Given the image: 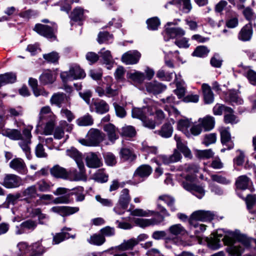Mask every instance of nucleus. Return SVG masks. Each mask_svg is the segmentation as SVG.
<instances>
[{
    "label": "nucleus",
    "instance_id": "f257e3e1",
    "mask_svg": "<svg viewBox=\"0 0 256 256\" xmlns=\"http://www.w3.org/2000/svg\"><path fill=\"white\" fill-rule=\"evenodd\" d=\"M104 139V134L96 128H90L86 136V138L80 139L78 142L88 146H96Z\"/></svg>",
    "mask_w": 256,
    "mask_h": 256
},
{
    "label": "nucleus",
    "instance_id": "f03ea898",
    "mask_svg": "<svg viewBox=\"0 0 256 256\" xmlns=\"http://www.w3.org/2000/svg\"><path fill=\"white\" fill-rule=\"evenodd\" d=\"M51 24L52 26L42 24H36L33 30L42 36L48 39L54 40L56 38V34L57 32L58 26L54 22Z\"/></svg>",
    "mask_w": 256,
    "mask_h": 256
},
{
    "label": "nucleus",
    "instance_id": "7ed1b4c3",
    "mask_svg": "<svg viewBox=\"0 0 256 256\" xmlns=\"http://www.w3.org/2000/svg\"><path fill=\"white\" fill-rule=\"evenodd\" d=\"M72 192L70 193L57 197L54 200V203L58 204H69L71 202L70 198V196L74 195L76 196V200L78 202H82L85 198L84 194V188L82 186H78L72 190Z\"/></svg>",
    "mask_w": 256,
    "mask_h": 256
},
{
    "label": "nucleus",
    "instance_id": "20e7f679",
    "mask_svg": "<svg viewBox=\"0 0 256 256\" xmlns=\"http://www.w3.org/2000/svg\"><path fill=\"white\" fill-rule=\"evenodd\" d=\"M86 76L84 71L76 64L71 65L68 71L60 74V76L64 81L82 79L84 78Z\"/></svg>",
    "mask_w": 256,
    "mask_h": 256
},
{
    "label": "nucleus",
    "instance_id": "39448f33",
    "mask_svg": "<svg viewBox=\"0 0 256 256\" xmlns=\"http://www.w3.org/2000/svg\"><path fill=\"white\" fill-rule=\"evenodd\" d=\"M214 214L210 211L198 210L194 212L188 219L190 226L193 227L197 226L196 221H211L214 218Z\"/></svg>",
    "mask_w": 256,
    "mask_h": 256
},
{
    "label": "nucleus",
    "instance_id": "423d86ee",
    "mask_svg": "<svg viewBox=\"0 0 256 256\" xmlns=\"http://www.w3.org/2000/svg\"><path fill=\"white\" fill-rule=\"evenodd\" d=\"M220 230L206 237L205 241L208 247L212 250H217L222 246L221 242L224 243V236L220 233Z\"/></svg>",
    "mask_w": 256,
    "mask_h": 256
},
{
    "label": "nucleus",
    "instance_id": "0eeeda50",
    "mask_svg": "<svg viewBox=\"0 0 256 256\" xmlns=\"http://www.w3.org/2000/svg\"><path fill=\"white\" fill-rule=\"evenodd\" d=\"M78 170L72 168L68 172V179L72 181H86L87 176L84 163L77 164Z\"/></svg>",
    "mask_w": 256,
    "mask_h": 256
},
{
    "label": "nucleus",
    "instance_id": "6e6552de",
    "mask_svg": "<svg viewBox=\"0 0 256 256\" xmlns=\"http://www.w3.org/2000/svg\"><path fill=\"white\" fill-rule=\"evenodd\" d=\"M37 226L38 222L36 220L28 219L16 226L15 233L17 235H20L31 232L36 228Z\"/></svg>",
    "mask_w": 256,
    "mask_h": 256
},
{
    "label": "nucleus",
    "instance_id": "1a4fd4ad",
    "mask_svg": "<svg viewBox=\"0 0 256 256\" xmlns=\"http://www.w3.org/2000/svg\"><path fill=\"white\" fill-rule=\"evenodd\" d=\"M1 184L6 188H14L22 185V180L20 176L16 174H6Z\"/></svg>",
    "mask_w": 256,
    "mask_h": 256
},
{
    "label": "nucleus",
    "instance_id": "9d476101",
    "mask_svg": "<svg viewBox=\"0 0 256 256\" xmlns=\"http://www.w3.org/2000/svg\"><path fill=\"white\" fill-rule=\"evenodd\" d=\"M72 128V124L68 123L66 120H61L52 132L54 137L55 139L60 140L64 137V130L70 132Z\"/></svg>",
    "mask_w": 256,
    "mask_h": 256
},
{
    "label": "nucleus",
    "instance_id": "9b49d317",
    "mask_svg": "<svg viewBox=\"0 0 256 256\" xmlns=\"http://www.w3.org/2000/svg\"><path fill=\"white\" fill-rule=\"evenodd\" d=\"M110 110L108 104L104 100L100 99L92 100L90 105V110L102 114L108 112Z\"/></svg>",
    "mask_w": 256,
    "mask_h": 256
},
{
    "label": "nucleus",
    "instance_id": "f8f14e48",
    "mask_svg": "<svg viewBox=\"0 0 256 256\" xmlns=\"http://www.w3.org/2000/svg\"><path fill=\"white\" fill-rule=\"evenodd\" d=\"M50 104L52 105H54L58 108H60L64 104H67L70 106V98L64 92H56L54 93L50 99Z\"/></svg>",
    "mask_w": 256,
    "mask_h": 256
},
{
    "label": "nucleus",
    "instance_id": "ddd939ff",
    "mask_svg": "<svg viewBox=\"0 0 256 256\" xmlns=\"http://www.w3.org/2000/svg\"><path fill=\"white\" fill-rule=\"evenodd\" d=\"M21 196L24 197V200L27 204H30L34 206V200L39 194L38 193V190L36 185H32L28 186L22 192Z\"/></svg>",
    "mask_w": 256,
    "mask_h": 256
},
{
    "label": "nucleus",
    "instance_id": "4468645a",
    "mask_svg": "<svg viewBox=\"0 0 256 256\" xmlns=\"http://www.w3.org/2000/svg\"><path fill=\"white\" fill-rule=\"evenodd\" d=\"M185 34V30L180 27L166 28L164 32V40L165 41H168L170 38L182 37Z\"/></svg>",
    "mask_w": 256,
    "mask_h": 256
},
{
    "label": "nucleus",
    "instance_id": "2eb2a0df",
    "mask_svg": "<svg viewBox=\"0 0 256 256\" xmlns=\"http://www.w3.org/2000/svg\"><path fill=\"white\" fill-rule=\"evenodd\" d=\"M152 169L150 166L142 164L139 166L134 171L133 178L136 179L137 178H138L141 179L139 182H142L149 176L152 174Z\"/></svg>",
    "mask_w": 256,
    "mask_h": 256
},
{
    "label": "nucleus",
    "instance_id": "dca6fc26",
    "mask_svg": "<svg viewBox=\"0 0 256 256\" xmlns=\"http://www.w3.org/2000/svg\"><path fill=\"white\" fill-rule=\"evenodd\" d=\"M79 210V208L76 206H55L51 208L50 211L64 217L77 212Z\"/></svg>",
    "mask_w": 256,
    "mask_h": 256
},
{
    "label": "nucleus",
    "instance_id": "f3484780",
    "mask_svg": "<svg viewBox=\"0 0 256 256\" xmlns=\"http://www.w3.org/2000/svg\"><path fill=\"white\" fill-rule=\"evenodd\" d=\"M70 230H71L70 228L64 227L62 229L61 232H60L56 233L53 236L52 244H59L61 242L70 238H74L76 237V234H70L68 232V231Z\"/></svg>",
    "mask_w": 256,
    "mask_h": 256
},
{
    "label": "nucleus",
    "instance_id": "a211bd4d",
    "mask_svg": "<svg viewBox=\"0 0 256 256\" xmlns=\"http://www.w3.org/2000/svg\"><path fill=\"white\" fill-rule=\"evenodd\" d=\"M86 162L88 167L96 168L102 165L101 159L96 152H90L87 154L86 157Z\"/></svg>",
    "mask_w": 256,
    "mask_h": 256
},
{
    "label": "nucleus",
    "instance_id": "6ab92c4d",
    "mask_svg": "<svg viewBox=\"0 0 256 256\" xmlns=\"http://www.w3.org/2000/svg\"><path fill=\"white\" fill-rule=\"evenodd\" d=\"M140 56V54L136 50L128 51L123 54L121 59L126 64H134L138 62Z\"/></svg>",
    "mask_w": 256,
    "mask_h": 256
},
{
    "label": "nucleus",
    "instance_id": "aec40b11",
    "mask_svg": "<svg viewBox=\"0 0 256 256\" xmlns=\"http://www.w3.org/2000/svg\"><path fill=\"white\" fill-rule=\"evenodd\" d=\"M104 130L106 133L108 140L112 143L118 138V130L113 124L109 123L104 126Z\"/></svg>",
    "mask_w": 256,
    "mask_h": 256
},
{
    "label": "nucleus",
    "instance_id": "412c9836",
    "mask_svg": "<svg viewBox=\"0 0 256 256\" xmlns=\"http://www.w3.org/2000/svg\"><path fill=\"white\" fill-rule=\"evenodd\" d=\"M55 118H56V116L52 112L50 106H43L41 108L39 113V122L38 126H41L46 120Z\"/></svg>",
    "mask_w": 256,
    "mask_h": 256
},
{
    "label": "nucleus",
    "instance_id": "4be33fe9",
    "mask_svg": "<svg viewBox=\"0 0 256 256\" xmlns=\"http://www.w3.org/2000/svg\"><path fill=\"white\" fill-rule=\"evenodd\" d=\"M9 166L12 169L20 174L24 173L26 168L24 160L19 158L12 160L9 164Z\"/></svg>",
    "mask_w": 256,
    "mask_h": 256
},
{
    "label": "nucleus",
    "instance_id": "5701e85b",
    "mask_svg": "<svg viewBox=\"0 0 256 256\" xmlns=\"http://www.w3.org/2000/svg\"><path fill=\"white\" fill-rule=\"evenodd\" d=\"M252 34V24L249 22L246 24L240 30L238 38L240 40L246 42L250 40Z\"/></svg>",
    "mask_w": 256,
    "mask_h": 256
},
{
    "label": "nucleus",
    "instance_id": "b1692460",
    "mask_svg": "<svg viewBox=\"0 0 256 256\" xmlns=\"http://www.w3.org/2000/svg\"><path fill=\"white\" fill-rule=\"evenodd\" d=\"M52 176L57 178L67 180L68 178V172L66 170L58 165H56L50 169Z\"/></svg>",
    "mask_w": 256,
    "mask_h": 256
},
{
    "label": "nucleus",
    "instance_id": "393cba45",
    "mask_svg": "<svg viewBox=\"0 0 256 256\" xmlns=\"http://www.w3.org/2000/svg\"><path fill=\"white\" fill-rule=\"evenodd\" d=\"M198 122H200L203 130L206 132L213 129L215 124L214 118L210 116H206L202 118H200Z\"/></svg>",
    "mask_w": 256,
    "mask_h": 256
},
{
    "label": "nucleus",
    "instance_id": "a878e982",
    "mask_svg": "<svg viewBox=\"0 0 256 256\" xmlns=\"http://www.w3.org/2000/svg\"><path fill=\"white\" fill-rule=\"evenodd\" d=\"M130 191L128 188L123 189L120 193L118 204L122 208H126L131 200Z\"/></svg>",
    "mask_w": 256,
    "mask_h": 256
},
{
    "label": "nucleus",
    "instance_id": "bb28decb",
    "mask_svg": "<svg viewBox=\"0 0 256 256\" xmlns=\"http://www.w3.org/2000/svg\"><path fill=\"white\" fill-rule=\"evenodd\" d=\"M160 160L165 164H168L171 163L176 162L180 160L182 158L180 154L176 150H175L172 155L166 156L161 155L159 156Z\"/></svg>",
    "mask_w": 256,
    "mask_h": 256
},
{
    "label": "nucleus",
    "instance_id": "cd10ccee",
    "mask_svg": "<svg viewBox=\"0 0 256 256\" xmlns=\"http://www.w3.org/2000/svg\"><path fill=\"white\" fill-rule=\"evenodd\" d=\"M252 184L251 180L245 175L240 176L236 182V188L242 190L250 188Z\"/></svg>",
    "mask_w": 256,
    "mask_h": 256
},
{
    "label": "nucleus",
    "instance_id": "c85d7f7f",
    "mask_svg": "<svg viewBox=\"0 0 256 256\" xmlns=\"http://www.w3.org/2000/svg\"><path fill=\"white\" fill-rule=\"evenodd\" d=\"M138 244V242L135 238H132L128 240H124L120 245L116 247V250L120 251H126L132 250Z\"/></svg>",
    "mask_w": 256,
    "mask_h": 256
},
{
    "label": "nucleus",
    "instance_id": "c756f323",
    "mask_svg": "<svg viewBox=\"0 0 256 256\" xmlns=\"http://www.w3.org/2000/svg\"><path fill=\"white\" fill-rule=\"evenodd\" d=\"M146 88L148 92L154 94H158L166 90V86L160 82L154 81L148 83L146 86Z\"/></svg>",
    "mask_w": 256,
    "mask_h": 256
},
{
    "label": "nucleus",
    "instance_id": "7c9ffc66",
    "mask_svg": "<svg viewBox=\"0 0 256 256\" xmlns=\"http://www.w3.org/2000/svg\"><path fill=\"white\" fill-rule=\"evenodd\" d=\"M1 133L2 136L12 140H16L22 139V134L20 131L16 129H4Z\"/></svg>",
    "mask_w": 256,
    "mask_h": 256
},
{
    "label": "nucleus",
    "instance_id": "2f4dec72",
    "mask_svg": "<svg viewBox=\"0 0 256 256\" xmlns=\"http://www.w3.org/2000/svg\"><path fill=\"white\" fill-rule=\"evenodd\" d=\"M106 80L109 83L106 84V96L108 98L114 97L118 94V88L114 86L112 82V78L108 76L106 78Z\"/></svg>",
    "mask_w": 256,
    "mask_h": 256
},
{
    "label": "nucleus",
    "instance_id": "473e14b6",
    "mask_svg": "<svg viewBox=\"0 0 256 256\" xmlns=\"http://www.w3.org/2000/svg\"><path fill=\"white\" fill-rule=\"evenodd\" d=\"M238 121L234 110L231 108L225 106V123L233 124L238 123Z\"/></svg>",
    "mask_w": 256,
    "mask_h": 256
},
{
    "label": "nucleus",
    "instance_id": "72a5a7b5",
    "mask_svg": "<svg viewBox=\"0 0 256 256\" xmlns=\"http://www.w3.org/2000/svg\"><path fill=\"white\" fill-rule=\"evenodd\" d=\"M202 88L205 103L207 104L212 103L214 100V96L210 86L208 84H204Z\"/></svg>",
    "mask_w": 256,
    "mask_h": 256
},
{
    "label": "nucleus",
    "instance_id": "f704fd0d",
    "mask_svg": "<svg viewBox=\"0 0 256 256\" xmlns=\"http://www.w3.org/2000/svg\"><path fill=\"white\" fill-rule=\"evenodd\" d=\"M16 80V76L12 72H6L0 74V88L6 84L14 82Z\"/></svg>",
    "mask_w": 256,
    "mask_h": 256
},
{
    "label": "nucleus",
    "instance_id": "c9c22d12",
    "mask_svg": "<svg viewBox=\"0 0 256 256\" xmlns=\"http://www.w3.org/2000/svg\"><path fill=\"white\" fill-rule=\"evenodd\" d=\"M238 90H230L227 94L228 100L232 104H242L243 100L238 96Z\"/></svg>",
    "mask_w": 256,
    "mask_h": 256
},
{
    "label": "nucleus",
    "instance_id": "e433bc0d",
    "mask_svg": "<svg viewBox=\"0 0 256 256\" xmlns=\"http://www.w3.org/2000/svg\"><path fill=\"white\" fill-rule=\"evenodd\" d=\"M174 140L176 142V147L186 157L190 158L192 156V154L190 150L186 146V145L182 142L181 138L176 134L174 136Z\"/></svg>",
    "mask_w": 256,
    "mask_h": 256
},
{
    "label": "nucleus",
    "instance_id": "4c0bfd02",
    "mask_svg": "<svg viewBox=\"0 0 256 256\" xmlns=\"http://www.w3.org/2000/svg\"><path fill=\"white\" fill-rule=\"evenodd\" d=\"M76 122L77 125L80 126H91L94 124V118L90 114L87 113L78 118Z\"/></svg>",
    "mask_w": 256,
    "mask_h": 256
},
{
    "label": "nucleus",
    "instance_id": "58836bf2",
    "mask_svg": "<svg viewBox=\"0 0 256 256\" xmlns=\"http://www.w3.org/2000/svg\"><path fill=\"white\" fill-rule=\"evenodd\" d=\"M173 128L170 124L166 123L162 126L160 130L154 132L155 134H158L162 138H168L172 136Z\"/></svg>",
    "mask_w": 256,
    "mask_h": 256
},
{
    "label": "nucleus",
    "instance_id": "ea45409f",
    "mask_svg": "<svg viewBox=\"0 0 256 256\" xmlns=\"http://www.w3.org/2000/svg\"><path fill=\"white\" fill-rule=\"evenodd\" d=\"M56 118L46 120H44V127L43 128V133L46 135H50L52 134L54 130V126L56 124Z\"/></svg>",
    "mask_w": 256,
    "mask_h": 256
},
{
    "label": "nucleus",
    "instance_id": "a19ab883",
    "mask_svg": "<svg viewBox=\"0 0 256 256\" xmlns=\"http://www.w3.org/2000/svg\"><path fill=\"white\" fill-rule=\"evenodd\" d=\"M66 154L73 158L76 164L84 163L82 161V155L76 148H72L66 151Z\"/></svg>",
    "mask_w": 256,
    "mask_h": 256
},
{
    "label": "nucleus",
    "instance_id": "79ce46f5",
    "mask_svg": "<svg viewBox=\"0 0 256 256\" xmlns=\"http://www.w3.org/2000/svg\"><path fill=\"white\" fill-rule=\"evenodd\" d=\"M36 188L40 192H48L50 191L54 184L50 182L47 181L44 179L41 180L38 182L36 184Z\"/></svg>",
    "mask_w": 256,
    "mask_h": 256
},
{
    "label": "nucleus",
    "instance_id": "37998d69",
    "mask_svg": "<svg viewBox=\"0 0 256 256\" xmlns=\"http://www.w3.org/2000/svg\"><path fill=\"white\" fill-rule=\"evenodd\" d=\"M84 10L80 7L76 8L73 10L70 15L71 20L77 22H80L84 20Z\"/></svg>",
    "mask_w": 256,
    "mask_h": 256
},
{
    "label": "nucleus",
    "instance_id": "c03bdc74",
    "mask_svg": "<svg viewBox=\"0 0 256 256\" xmlns=\"http://www.w3.org/2000/svg\"><path fill=\"white\" fill-rule=\"evenodd\" d=\"M148 112V108L143 107L142 108H134L132 109V114L134 118H137L141 120L147 114Z\"/></svg>",
    "mask_w": 256,
    "mask_h": 256
},
{
    "label": "nucleus",
    "instance_id": "a18cd8bd",
    "mask_svg": "<svg viewBox=\"0 0 256 256\" xmlns=\"http://www.w3.org/2000/svg\"><path fill=\"white\" fill-rule=\"evenodd\" d=\"M113 40V36L107 32H100L98 33L97 41L100 44L110 43Z\"/></svg>",
    "mask_w": 256,
    "mask_h": 256
},
{
    "label": "nucleus",
    "instance_id": "49530a36",
    "mask_svg": "<svg viewBox=\"0 0 256 256\" xmlns=\"http://www.w3.org/2000/svg\"><path fill=\"white\" fill-rule=\"evenodd\" d=\"M158 200L164 201L170 208L172 212H174L176 210V208L174 205L175 200L172 196L168 195L160 196L158 197Z\"/></svg>",
    "mask_w": 256,
    "mask_h": 256
},
{
    "label": "nucleus",
    "instance_id": "de8ad7c7",
    "mask_svg": "<svg viewBox=\"0 0 256 256\" xmlns=\"http://www.w3.org/2000/svg\"><path fill=\"white\" fill-rule=\"evenodd\" d=\"M120 156L124 160L132 162L136 158V156L129 148H122L120 151Z\"/></svg>",
    "mask_w": 256,
    "mask_h": 256
},
{
    "label": "nucleus",
    "instance_id": "09e8293b",
    "mask_svg": "<svg viewBox=\"0 0 256 256\" xmlns=\"http://www.w3.org/2000/svg\"><path fill=\"white\" fill-rule=\"evenodd\" d=\"M88 241L92 244L101 246L105 242L106 239L101 234H95L90 236Z\"/></svg>",
    "mask_w": 256,
    "mask_h": 256
},
{
    "label": "nucleus",
    "instance_id": "8fccbe9b",
    "mask_svg": "<svg viewBox=\"0 0 256 256\" xmlns=\"http://www.w3.org/2000/svg\"><path fill=\"white\" fill-rule=\"evenodd\" d=\"M44 248L40 242H36L30 246V256H39L44 252Z\"/></svg>",
    "mask_w": 256,
    "mask_h": 256
},
{
    "label": "nucleus",
    "instance_id": "3c124183",
    "mask_svg": "<svg viewBox=\"0 0 256 256\" xmlns=\"http://www.w3.org/2000/svg\"><path fill=\"white\" fill-rule=\"evenodd\" d=\"M210 51V50L206 46H200L196 48L192 55L196 57L204 58L208 55Z\"/></svg>",
    "mask_w": 256,
    "mask_h": 256
},
{
    "label": "nucleus",
    "instance_id": "603ef678",
    "mask_svg": "<svg viewBox=\"0 0 256 256\" xmlns=\"http://www.w3.org/2000/svg\"><path fill=\"white\" fill-rule=\"evenodd\" d=\"M168 230L170 233L174 236L184 235L186 233L185 228L180 224L171 226Z\"/></svg>",
    "mask_w": 256,
    "mask_h": 256
},
{
    "label": "nucleus",
    "instance_id": "864d4df0",
    "mask_svg": "<svg viewBox=\"0 0 256 256\" xmlns=\"http://www.w3.org/2000/svg\"><path fill=\"white\" fill-rule=\"evenodd\" d=\"M54 80L52 74L50 71L44 72L40 76V81L44 84H52L54 81Z\"/></svg>",
    "mask_w": 256,
    "mask_h": 256
},
{
    "label": "nucleus",
    "instance_id": "5fc2aeb1",
    "mask_svg": "<svg viewBox=\"0 0 256 256\" xmlns=\"http://www.w3.org/2000/svg\"><path fill=\"white\" fill-rule=\"evenodd\" d=\"M128 78L134 82L140 84L144 82L146 76L144 73L138 71H135L134 72L129 73Z\"/></svg>",
    "mask_w": 256,
    "mask_h": 256
},
{
    "label": "nucleus",
    "instance_id": "6e6d98bb",
    "mask_svg": "<svg viewBox=\"0 0 256 256\" xmlns=\"http://www.w3.org/2000/svg\"><path fill=\"white\" fill-rule=\"evenodd\" d=\"M120 134L122 136L132 138L136 134L135 128L131 126H125L122 128Z\"/></svg>",
    "mask_w": 256,
    "mask_h": 256
},
{
    "label": "nucleus",
    "instance_id": "4d7b16f0",
    "mask_svg": "<svg viewBox=\"0 0 256 256\" xmlns=\"http://www.w3.org/2000/svg\"><path fill=\"white\" fill-rule=\"evenodd\" d=\"M20 140V141L18 142V145L24 152L26 158L29 160L30 159V144L32 143V141L24 140L22 138Z\"/></svg>",
    "mask_w": 256,
    "mask_h": 256
},
{
    "label": "nucleus",
    "instance_id": "13d9d810",
    "mask_svg": "<svg viewBox=\"0 0 256 256\" xmlns=\"http://www.w3.org/2000/svg\"><path fill=\"white\" fill-rule=\"evenodd\" d=\"M98 54L105 64L110 65L113 62L112 57L110 50H105L104 48L100 50Z\"/></svg>",
    "mask_w": 256,
    "mask_h": 256
},
{
    "label": "nucleus",
    "instance_id": "bf43d9fd",
    "mask_svg": "<svg viewBox=\"0 0 256 256\" xmlns=\"http://www.w3.org/2000/svg\"><path fill=\"white\" fill-rule=\"evenodd\" d=\"M108 176L103 170H99L94 175V179L95 181L100 183L106 182L108 180Z\"/></svg>",
    "mask_w": 256,
    "mask_h": 256
},
{
    "label": "nucleus",
    "instance_id": "052dcab7",
    "mask_svg": "<svg viewBox=\"0 0 256 256\" xmlns=\"http://www.w3.org/2000/svg\"><path fill=\"white\" fill-rule=\"evenodd\" d=\"M128 211L130 212V215L135 216H152L154 213L152 211L144 210L140 208H136L132 210H129Z\"/></svg>",
    "mask_w": 256,
    "mask_h": 256
},
{
    "label": "nucleus",
    "instance_id": "680f3d73",
    "mask_svg": "<svg viewBox=\"0 0 256 256\" xmlns=\"http://www.w3.org/2000/svg\"><path fill=\"white\" fill-rule=\"evenodd\" d=\"M176 88L174 90L179 98H182L186 93V86L184 82H178L176 83Z\"/></svg>",
    "mask_w": 256,
    "mask_h": 256
},
{
    "label": "nucleus",
    "instance_id": "e2e57ef3",
    "mask_svg": "<svg viewBox=\"0 0 256 256\" xmlns=\"http://www.w3.org/2000/svg\"><path fill=\"white\" fill-rule=\"evenodd\" d=\"M43 58L48 62L57 63L58 62L60 56L56 52L43 54Z\"/></svg>",
    "mask_w": 256,
    "mask_h": 256
},
{
    "label": "nucleus",
    "instance_id": "0e129e2a",
    "mask_svg": "<svg viewBox=\"0 0 256 256\" xmlns=\"http://www.w3.org/2000/svg\"><path fill=\"white\" fill-rule=\"evenodd\" d=\"M105 162L110 166H113L116 163V159L115 156L112 152H107L103 154Z\"/></svg>",
    "mask_w": 256,
    "mask_h": 256
},
{
    "label": "nucleus",
    "instance_id": "69168bd1",
    "mask_svg": "<svg viewBox=\"0 0 256 256\" xmlns=\"http://www.w3.org/2000/svg\"><path fill=\"white\" fill-rule=\"evenodd\" d=\"M242 14L246 19L250 21V22L256 19V14L250 7L244 8L242 11Z\"/></svg>",
    "mask_w": 256,
    "mask_h": 256
},
{
    "label": "nucleus",
    "instance_id": "338daca9",
    "mask_svg": "<svg viewBox=\"0 0 256 256\" xmlns=\"http://www.w3.org/2000/svg\"><path fill=\"white\" fill-rule=\"evenodd\" d=\"M60 114L62 118H66L69 122H72L75 118L74 114L70 110L64 108L61 109Z\"/></svg>",
    "mask_w": 256,
    "mask_h": 256
},
{
    "label": "nucleus",
    "instance_id": "774afa93",
    "mask_svg": "<svg viewBox=\"0 0 256 256\" xmlns=\"http://www.w3.org/2000/svg\"><path fill=\"white\" fill-rule=\"evenodd\" d=\"M246 72L244 73V75L247 78L250 82L252 85H256V72L249 69L248 68H246Z\"/></svg>",
    "mask_w": 256,
    "mask_h": 256
}]
</instances>
